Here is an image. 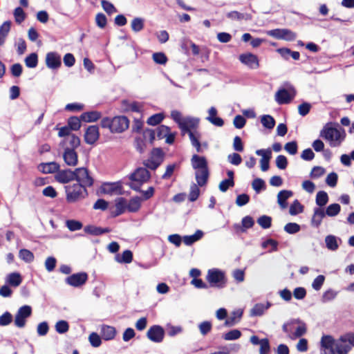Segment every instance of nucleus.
Here are the masks:
<instances>
[{
  "mask_svg": "<svg viewBox=\"0 0 354 354\" xmlns=\"http://www.w3.org/2000/svg\"><path fill=\"white\" fill-rule=\"evenodd\" d=\"M21 277L18 272H12L8 275L6 281L12 286L17 287L21 283Z\"/></svg>",
  "mask_w": 354,
  "mask_h": 354,
  "instance_id": "79ce46f5",
  "label": "nucleus"
},
{
  "mask_svg": "<svg viewBox=\"0 0 354 354\" xmlns=\"http://www.w3.org/2000/svg\"><path fill=\"white\" fill-rule=\"evenodd\" d=\"M191 142L192 145L196 149L198 153L203 151L202 145L199 141L201 138V133L197 131L189 132L187 133Z\"/></svg>",
  "mask_w": 354,
  "mask_h": 354,
  "instance_id": "c756f323",
  "label": "nucleus"
},
{
  "mask_svg": "<svg viewBox=\"0 0 354 354\" xmlns=\"http://www.w3.org/2000/svg\"><path fill=\"white\" fill-rule=\"evenodd\" d=\"M88 280L86 272H81L73 274L65 279V282L73 287L78 288L84 285Z\"/></svg>",
  "mask_w": 354,
  "mask_h": 354,
  "instance_id": "ddd939ff",
  "label": "nucleus"
},
{
  "mask_svg": "<svg viewBox=\"0 0 354 354\" xmlns=\"http://www.w3.org/2000/svg\"><path fill=\"white\" fill-rule=\"evenodd\" d=\"M200 195V189L198 188V184L193 183L190 186V190L189 194V200L191 202L196 201Z\"/></svg>",
  "mask_w": 354,
  "mask_h": 354,
  "instance_id": "4d7b16f0",
  "label": "nucleus"
},
{
  "mask_svg": "<svg viewBox=\"0 0 354 354\" xmlns=\"http://www.w3.org/2000/svg\"><path fill=\"white\" fill-rule=\"evenodd\" d=\"M25 64L28 68H34L38 64V55L36 53H32L25 58Z\"/></svg>",
  "mask_w": 354,
  "mask_h": 354,
  "instance_id": "a18cd8bd",
  "label": "nucleus"
},
{
  "mask_svg": "<svg viewBox=\"0 0 354 354\" xmlns=\"http://www.w3.org/2000/svg\"><path fill=\"white\" fill-rule=\"evenodd\" d=\"M195 178L198 186H205L208 181L209 176V167L195 170Z\"/></svg>",
  "mask_w": 354,
  "mask_h": 354,
  "instance_id": "b1692460",
  "label": "nucleus"
},
{
  "mask_svg": "<svg viewBox=\"0 0 354 354\" xmlns=\"http://www.w3.org/2000/svg\"><path fill=\"white\" fill-rule=\"evenodd\" d=\"M218 111L214 106H212L208 110L209 115L206 118V120L209 121L212 124L221 127L224 124L223 120L217 116Z\"/></svg>",
  "mask_w": 354,
  "mask_h": 354,
  "instance_id": "393cba45",
  "label": "nucleus"
},
{
  "mask_svg": "<svg viewBox=\"0 0 354 354\" xmlns=\"http://www.w3.org/2000/svg\"><path fill=\"white\" fill-rule=\"evenodd\" d=\"M295 93H290L287 89L282 88L279 89L274 95L275 101L278 104H289L295 97Z\"/></svg>",
  "mask_w": 354,
  "mask_h": 354,
  "instance_id": "dca6fc26",
  "label": "nucleus"
},
{
  "mask_svg": "<svg viewBox=\"0 0 354 354\" xmlns=\"http://www.w3.org/2000/svg\"><path fill=\"white\" fill-rule=\"evenodd\" d=\"M55 328L57 333L64 334L68 330L69 324L65 320H59L55 324Z\"/></svg>",
  "mask_w": 354,
  "mask_h": 354,
  "instance_id": "13d9d810",
  "label": "nucleus"
},
{
  "mask_svg": "<svg viewBox=\"0 0 354 354\" xmlns=\"http://www.w3.org/2000/svg\"><path fill=\"white\" fill-rule=\"evenodd\" d=\"M266 34L277 39H283L288 41H294L297 38V34L287 28H276L270 30L266 32Z\"/></svg>",
  "mask_w": 354,
  "mask_h": 354,
  "instance_id": "1a4fd4ad",
  "label": "nucleus"
},
{
  "mask_svg": "<svg viewBox=\"0 0 354 354\" xmlns=\"http://www.w3.org/2000/svg\"><path fill=\"white\" fill-rule=\"evenodd\" d=\"M59 165L56 162H42L38 166V169L44 174L57 173L59 169Z\"/></svg>",
  "mask_w": 354,
  "mask_h": 354,
  "instance_id": "bb28decb",
  "label": "nucleus"
},
{
  "mask_svg": "<svg viewBox=\"0 0 354 354\" xmlns=\"http://www.w3.org/2000/svg\"><path fill=\"white\" fill-rule=\"evenodd\" d=\"M212 287L223 288L226 286L225 272L217 268L209 269L206 277Z\"/></svg>",
  "mask_w": 354,
  "mask_h": 354,
  "instance_id": "6e6552de",
  "label": "nucleus"
},
{
  "mask_svg": "<svg viewBox=\"0 0 354 354\" xmlns=\"http://www.w3.org/2000/svg\"><path fill=\"white\" fill-rule=\"evenodd\" d=\"M122 187L118 183H104L102 186V191L105 194H113L114 193L122 194Z\"/></svg>",
  "mask_w": 354,
  "mask_h": 354,
  "instance_id": "2f4dec72",
  "label": "nucleus"
},
{
  "mask_svg": "<svg viewBox=\"0 0 354 354\" xmlns=\"http://www.w3.org/2000/svg\"><path fill=\"white\" fill-rule=\"evenodd\" d=\"M32 315V308L30 306L24 305L20 307L15 316V325L17 328H21L26 326V319Z\"/></svg>",
  "mask_w": 354,
  "mask_h": 354,
  "instance_id": "9d476101",
  "label": "nucleus"
},
{
  "mask_svg": "<svg viewBox=\"0 0 354 354\" xmlns=\"http://www.w3.org/2000/svg\"><path fill=\"white\" fill-rule=\"evenodd\" d=\"M293 195L290 190H281L277 194V203L282 209L287 207L286 201Z\"/></svg>",
  "mask_w": 354,
  "mask_h": 354,
  "instance_id": "7c9ffc66",
  "label": "nucleus"
},
{
  "mask_svg": "<svg viewBox=\"0 0 354 354\" xmlns=\"http://www.w3.org/2000/svg\"><path fill=\"white\" fill-rule=\"evenodd\" d=\"M272 306L270 301H267L266 304L262 303L256 304L254 307L250 310V316H261L263 315L265 310H268Z\"/></svg>",
  "mask_w": 354,
  "mask_h": 354,
  "instance_id": "c85d7f7f",
  "label": "nucleus"
},
{
  "mask_svg": "<svg viewBox=\"0 0 354 354\" xmlns=\"http://www.w3.org/2000/svg\"><path fill=\"white\" fill-rule=\"evenodd\" d=\"M319 136L328 140L330 147H336L344 140L345 133L336 128L325 126L320 131Z\"/></svg>",
  "mask_w": 354,
  "mask_h": 354,
  "instance_id": "39448f33",
  "label": "nucleus"
},
{
  "mask_svg": "<svg viewBox=\"0 0 354 354\" xmlns=\"http://www.w3.org/2000/svg\"><path fill=\"white\" fill-rule=\"evenodd\" d=\"M66 226L70 231L74 232L82 229L83 225L82 222L79 221L70 219L66 221Z\"/></svg>",
  "mask_w": 354,
  "mask_h": 354,
  "instance_id": "5fc2aeb1",
  "label": "nucleus"
},
{
  "mask_svg": "<svg viewBox=\"0 0 354 354\" xmlns=\"http://www.w3.org/2000/svg\"><path fill=\"white\" fill-rule=\"evenodd\" d=\"M101 127L109 129L111 133H122L129 126V120L126 116L105 117L102 119Z\"/></svg>",
  "mask_w": 354,
  "mask_h": 354,
  "instance_id": "f03ea898",
  "label": "nucleus"
},
{
  "mask_svg": "<svg viewBox=\"0 0 354 354\" xmlns=\"http://www.w3.org/2000/svg\"><path fill=\"white\" fill-rule=\"evenodd\" d=\"M240 62L251 69H257L259 67L258 57L252 53H243L239 55Z\"/></svg>",
  "mask_w": 354,
  "mask_h": 354,
  "instance_id": "f3484780",
  "label": "nucleus"
},
{
  "mask_svg": "<svg viewBox=\"0 0 354 354\" xmlns=\"http://www.w3.org/2000/svg\"><path fill=\"white\" fill-rule=\"evenodd\" d=\"M145 26V20L141 17L134 18L131 24V29L135 32L141 31Z\"/></svg>",
  "mask_w": 354,
  "mask_h": 354,
  "instance_id": "49530a36",
  "label": "nucleus"
},
{
  "mask_svg": "<svg viewBox=\"0 0 354 354\" xmlns=\"http://www.w3.org/2000/svg\"><path fill=\"white\" fill-rule=\"evenodd\" d=\"M226 16L227 18L230 19L231 20H250L251 19V16L249 14L247 13H241L238 11H231L230 12H227L226 14Z\"/></svg>",
  "mask_w": 354,
  "mask_h": 354,
  "instance_id": "a19ab883",
  "label": "nucleus"
},
{
  "mask_svg": "<svg viewBox=\"0 0 354 354\" xmlns=\"http://www.w3.org/2000/svg\"><path fill=\"white\" fill-rule=\"evenodd\" d=\"M81 120L80 117L72 116L68 120V126L71 130L77 131L81 127Z\"/></svg>",
  "mask_w": 354,
  "mask_h": 354,
  "instance_id": "bf43d9fd",
  "label": "nucleus"
},
{
  "mask_svg": "<svg viewBox=\"0 0 354 354\" xmlns=\"http://www.w3.org/2000/svg\"><path fill=\"white\" fill-rule=\"evenodd\" d=\"M74 180L77 181V184H81L84 187H91L93 184V179L85 167H79L74 171Z\"/></svg>",
  "mask_w": 354,
  "mask_h": 354,
  "instance_id": "9b49d317",
  "label": "nucleus"
},
{
  "mask_svg": "<svg viewBox=\"0 0 354 354\" xmlns=\"http://www.w3.org/2000/svg\"><path fill=\"white\" fill-rule=\"evenodd\" d=\"M153 60L158 64L164 65L167 62V57L164 53H154L152 55Z\"/></svg>",
  "mask_w": 354,
  "mask_h": 354,
  "instance_id": "69168bd1",
  "label": "nucleus"
},
{
  "mask_svg": "<svg viewBox=\"0 0 354 354\" xmlns=\"http://www.w3.org/2000/svg\"><path fill=\"white\" fill-rule=\"evenodd\" d=\"M141 207V198L134 196L131 198L127 204V209L129 212H136Z\"/></svg>",
  "mask_w": 354,
  "mask_h": 354,
  "instance_id": "ea45409f",
  "label": "nucleus"
},
{
  "mask_svg": "<svg viewBox=\"0 0 354 354\" xmlns=\"http://www.w3.org/2000/svg\"><path fill=\"white\" fill-rule=\"evenodd\" d=\"M283 331L291 339L303 336L306 333V325L299 319H291L282 326Z\"/></svg>",
  "mask_w": 354,
  "mask_h": 354,
  "instance_id": "20e7f679",
  "label": "nucleus"
},
{
  "mask_svg": "<svg viewBox=\"0 0 354 354\" xmlns=\"http://www.w3.org/2000/svg\"><path fill=\"white\" fill-rule=\"evenodd\" d=\"M151 178V174L147 167H138L129 176L131 182L127 185L133 190L140 192L141 186Z\"/></svg>",
  "mask_w": 354,
  "mask_h": 354,
  "instance_id": "7ed1b4c3",
  "label": "nucleus"
},
{
  "mask_svg": "<svg viewBox=\"0 0 354 354\" xmlns=\"http://www.w3.org/2000/svg\"><path fill=\"white\" fill-rule=\"evenodd\" d=\"M165 153L161 148H153L149 158L143 162L145 167L151 170H156L163 162Z\"/></svg>",
  "mask_w": 354,
  "mask_h": 354,
  "instance_id": "0eeeda50",
  "label": "nucleus"
},
{
  "mask_svg": "<svg viewBox=\"0 0 354 354\" xmlns=\"http://www.w3.org/2000/svg\"><path fill=\"white\" fill-rule=\"evenodd\" d=\"M147 337L153 342L160 343L164 339L165 330L162 326L153 325L149 328Z\"/></svg>",
  "mask_w": 354,
  "mask_h": 354,
  "instance_id": "4468645a",
  "label": "nucleus"
},
{
  "mask_svg": "<svg viewBox=\"0 0 354 354\" xmlns=\"http://www.w3.org/2000/svg\"><path fill=\"white\" fill-rule=\"evenodd\" d=\"M338 292L333 290V289H328L326 290L322 297V301L323 303H327L329 301H331L334 300L336 297L337 296Z\"/></svg>",
  "mask_w": 354,
  "mask_h": 354,
  "instance_id": "8fccbe9b",
  "label": "nucleus"
},
{
  "mask_svg": "<svg viewBox=\"0 0 354 354\" xmlns=\"http://www.w3.org/2000/svg\"><path fill=\"white\" fill-rule=\"evenodd\" d=\"M115 333L116 332L114 327L109 326H103L102 327L101 335L106 341L113 339L115 336Z\"/></svg>",
  "mask_w": 354,
  "mask_h": 354,
  "instance_id": "e433bc0d",
  "label": "nucleus"
},
{
  "mask_svg": "<svg viewBox=\"0 0 354 354\" xmlns=\"http://www.w3.org/2000/svg\"><path fill=\"white\" fill-rule=\"evenodd\" d=\"M117 262L120 263H130L133 260V253L129 250H124L122 255L117 254L115 257Z\"/></svg>",
  "mask_w": 354,
  "mask_h": 354,
  "instance_id": "4c0bfd02",
  "label": "nucleus"
},
{
  "mask_svg": "<svg viewBox=\"0 0 354 354\" xmlns=\"http://www.w3.org/2000/svg\"><path fill=\"white\" fill-rule=\"evenodd\" d=\"M261 123L263 127L268 129H272L275 125V120L270 115H263L261 118Z\"/></svg>",
  "mask_w": 354,
  "mask_h": 354,
  "instance_id": "c03bdc74",
  "label": "nucleus"
},
{
  "mask_svg": "<svg viewBox=\"0 0 354 354\" xmlns=\"http://www.w3.org/2000/svg\"><path fill=\"white\" fill-rule=\"evenodd\" d=\"M170 131V128L165 125H160L156 130L147 129L144 131V137L149 138L150 143H153L156 136L158 139H162Z\"/></svg>",
  "mask_w": 354,
  "mask_h": 354,
  "instance_id": "f8f14e48",
  "label": "nucleus"
},
{
  "mask_svg": "<svg viewBox=\"0 0 354 354\" xmlns=\"http://www.w3.org/2000/svg\"><path fill=\"white\" fill-rule=\"evenodd\" d=\"M256 154L261 156L262 158L260 160L261 169L263 171H266L269 169V162L272 157V151L270 148L267 149H258L256 151Z\"/></svg>",
  "mask_w": 354,
  "mask_h": 354,
  "instance_id": "6ab92c4d",
  "label": "nucleus"
},
{
  "mask_svg": "<svg viewBox=\"0 0 354 354\" xmlns=\"http://www.w3.org/2000/svg\"><path fill=\"white\" fill-rule=\"evenodd\" d=\"M102 116L100 112L97 111H87L83 113L80 115V118L82 121L86 122H93L99 120Z\"/></svg>",
  "mask_w": 354,
  "mask_h": 354,
  "instance_id": "72a5a7b5",
  "label": "nucleus"
},
{
  "mask_svg": "<svg viewBox=\"0 0 354 354\" xmlns=\"http://www.w3.org/2000/svg\"><path fill=\"white\" fill-rule=\"evenodd\" d=\"M13 319L12 314L6 311L0 316V326H6L12 323Z\"/></svg>",
  "mask_w": 354,
  "mask_h": 354,
  "instance_id": "e2e57ef3",
  "label": "nucleus"
},
{
  "mask_svg": "<svg viewBox=\"0 0 354 354\" xmlns=\"http://www.w3.org/2000/svg\"><path fill=\"white\" fill-rule=\"evenodd\" d=\"M212 328V323L209 321H204L198 324V329L202 335L205 336L208 334Z\"/></svg>",
  "mask_w": 354,
  "mask_h": 354,
  "instance_id": "052dcab7",
  "label": "nucleus"
},
{
  "mask_svg": "<svg viewBox=\"0 0 354 354\" xmlns=\"http://www.w3.org/2000/svg\"><path fill=\"white\" fill-rule=\"evenodd\" d=\"M191 165L194 170L208 167V162L205 156L194 154L191 158Z\"/></svg>",
  "mask_w": 354,
  "mask_h": 354,
  "instance_id": "a878e982",
  "label": "nucleus"
},
{
  "mask_svg": "<svg viewBox=\"0 0 354 354\" xmlns=\"http://www.w3.org/2000/svg\"><path fill=\"white\" fill-rule=\"evenodd\" d=\"M252 187L257 194L260 193L262 190H264L266 188L265 181L259 178H257L252 181Z\"/></svg>",
  "mask_w": 354,
  "mask_h": 354,
  "instance_id": "603ef678",
  "label": "nucleus"
},
{
  "mask_svg": "<svg viewBox=\"0 0 354 354\" xmlns=\"http://www.w3.org/2000/svg\"><path fill=\"white\" fill-rule=\"evenodd\" d=\"M19 257L26 263H30L34 260L33 253L27 249L20 250Z\"/></svg>",
  "mask_w": 354,
  "mask_h": 354,
  "instance_id": "3c124183",
  "label": "nucleus"
},
{
  "mask_svg": "<svg viewBox=\"0 0 354 354\" xmlns=\"http://www.w3.org/2000/svg\"><path fill=\"white\" fill-rule=\"evenodd\" d=\"M100 132L97 125L89 126L84 133V140L88 145H93L99 138Z\"/></svg>",
  "mask_w": 354,
  "mask_h": 354,
  "instance_id": "aec40b11",
  "label": "nucleus"
},
{
  "mask_svg": "<svg viewBox=\"0 0 354 354\" xmlns=\"http://www.w3.org/2000/svg\"><path fill=\"white\" fill-rule=\"evenodd\" d=\"M84 231L93 236H100L102 234L111 232V230L108 227L102 228L94 225H86L84 227Z\"/></svg>",
  "mask_w": 354,
  "mask_h": 354,
  "instance_id": "473e14b6",
  "label": "nucleus"
},
{
  "mask_svg": "<svg viewBox=\"0 0 354 354\" xmlns=\"http://www.w3.org/2000/svg\"><path fill=\"white\" fill-rule=\"evenodd\" d=\"M66 142L68 143V148L74 149L77 148L80 145V139L75 134H71L65 138Z\"/></svg>",
  "mask_w": 354,
  "mask_h": 354,
  "instance_id": "864d4df0",
  "label": "nucleus"
},
{
  "mask_svg": "<svg viewBox=\"0 0 354 354\" xmlns=\"http://www.w3.org/2000/svg\"><path fill=\"white\" fill-rule=\"evenodd\" d=\"M300 228V225L296 223H288L284 226V230L290 234H296Z\"/></svg>",
  "mask_w": 354,
  "mask_h": 354,
  "instance_id": "774afa93",
  "label": "nucleus"
},
{
  "mask_svg": "<svg viewBox=\"0 0 354 354\" xmlns=\"http://www.w3.org/2000/svg\"><path fill=\"white\" fill-rule=\"evenodd\" d=\"M202 230H197L192 235H187L183 237V241L186 245H191L195 242L199 241L203 236Z\"/></svg>",
  "mask_w": 354,
  "mask_h": 354,
  "instance_id": "f704fd0d",
  "label": "nucleus"
},
{
  "mask_svg": "<svg viewBox=\"0 0 354 354\" xmlns=\"http://www.w3.org/2000/svg\"><path fill=\"white\" fill-rule=\"evenodd\" d=\"M241 336V332L238 329H233L224 333L222 337L226 341H233L238 339Z\"/></svg>",
  "mask_w": 354,
  "mask_h": 354,
  "instance_id": "09e8293b",
  "label": "nucleus"
},
{
  "mask_svg": "<svg viewBox=\"0 0 354 354\" xmlns=\"http://www.w3.org/2000/svg\"><path fill=\"white\" fill-rule=\"evenodd\" d=\"M66 201L68 203H75L84 198L87 194L86 187L81 184L74 183L73 185L65 187Z\"/></svg>",
  "mask_w": 354,
  "mask_h": 354,
  "instance_id": "423d86ee",
  "label": "nucleus"
},
{
  "mask_svg": "<svg viewBox=\"0 0 354 354\" xmlns=\"http://www.w3.org/2000/svg\"><path fill=\"white\" fill-rule=\"evenodd\" d=\"M257 223L263 229H268L272 225V218L267 215L261 216L257 219Z\"/></svg>",
  "mask_w": 354,
  "mask_h": 354,
  "instance_id": "6e6d98bb",
  "label": "nucleus"
},
{
  "mask_svg": "<svg viewBox=\"0 0 354 354\" xmlns=\"http://www.w3.org/2000/svg\"><path fill=\"white\" fill-rule=\"evenodd\" d=\"M164 119V115L162 113H156L150 116L147 119V124L151 126H156L160 124Z\"/></svg>",
  "mask_w": 354,
  "mask_h": 354,
  "instance_id": "680f3d73",
  "label": "nucleus"
},
{
  "mask_svg": "<svg viewBox=\"0 0 354 354\" xmlns=\"http://www.w3.org/2000/svg\"><path fill=\"white\" fill-rule=\"evenodd\" d=\"M326 216L325 214L324 208L315 207L313 209V214L310 221V224L313 227L318 228L322 223L323 218Z\"/></svg>",
  "mask_w": 354,
  "mask_h": 354,
  "instance_id": "4be33fe9",
  "label": "nucleus"
},
{
  "mask_svg": "<svg viewBox=\"0 0 354 354\" xmlns=\"http://www.w3.org/2000/svg\"><path fill=\"white\" fill-rule=\"evenodd\" d=\"M242 315L243 311L241 310L233 311L232 315L225 319L224 325L228 327L234 326L240 320Z\"/></svg>",
  "mask_w": 354,
  "mask_h": 354,
  "instance_id": "c9c22d12",
  "label": "nucleus"
},
{
  "mask_svg": "<svg viewBox=\"0 0 354 354\" xmlns=\"http://www.w3.org/2000/svg\"><path fill=\"white\" fill-rule=\"evenodd\" d=\"M199 124V119L193 117H186L182 123L180 124L179 129L181 130L182 134L185 135L189 132H193L192 129H196Z\"/></svg>",
  "mask_w": 354,
  "mask_h": 354,
  "instance_id": "2eb2a0df",
  "label": "nucleus"
},
{
  "mask_svg": "<svg viewBox=\"0 0 354 354\" xmlns=\"http://www.w3.org/2000/svg\"><path fill=\"white\" fill-rule=\"evenodd\" d=\"M63 159L68 166H75L77 164V153L74 149L66 147L63 153Z\"/></svg>",
  "mask_w": 354,
  "mask_h": 354,
  "instance_id": "412c9836",
  "label": "nucleus"
},
{
  "mask_svg": "<svg viewBox=\"0 0 354 354\" xmlns=\"http://www.w3.org/2000/svg\"><path fill=\"white\" fill-rule=\"evenodd\" d=\"M101 4L104 10L109 15L118 12L113 4L106 0H102Z\"/></svg>",
  "mask_w": 354,
  "mask_h": 354,
  "instance_id": "338daca9",
  "label": "nucleus"
},
{
  "mask_svg": "<svg viewBox=\"0 0 354 354\" xmlns=\"http://www.w3.org/2000/svg\"><path fill=\"white\" fill-rule=\"evenodd\" d=\"M304 211V206L299 203L298 200H295L290 205L289 208V213L292 216L297 215Z\"/></svg>",
  "mask_w": 354,
  "mask_h": 354,
  "instance_id": "de8ad7c7",
  "label": "nucleus"
},
{
  "mask_svg": "<svg viewBox=\"0 0 354 354\" xmlns=\"http://www.w3.org/2000/svg\"><path fill=\"white\" fill-rule=\"evenodd\" d=\"M88 340L91 345L95 348L99 347L102 344L100 336L95 332H93L90 334Z\"/></svg>",
  "mask_w": 354,
  "mask_h": 354,
  "instance_id": "0e129e2a",
  "label": "nucleus"
},
{
  "mask_svg": "<svg viewBox=\"0 0 354 354\" xmlns=\"http://www.w3.org/2000/svg\"><path fill=\"white\" fill-rule=\"evenodd\" d=\"M45 62L48 68L56 70L62 65V58L57 52H49L46 55Z\"/></svg>",
  "mask_w": 354,
  "mask_h": 354,
  "instance_id": "a211bd4d",
  "label": "nucleus"
},
{
  "mask_svg": "<svg viewBox=\"0 0 354 354\" xmlns=\"http://www.w3.org/2000/svg\"><path fill=\"white\" fill-rule=\"evenodd\" d=\"M74 171H71V169H59L55 174V179L57 182L64 184L74 180Z\"/></svg>",
  "mask_w": 354,
  "mask_h": 354,
  "instance_id": "5701e85b",
  "label": "nucleus"
},
{
  "mask_svg": "<svg viewBox=\"0 0 354 354\" xmlns=\"http://www.w3.org/2000/svg\"><path fill=\"white\" fill-rule=\"evenodd\" d=\"M321 354H348L351 350L346 335L335 339L330 335H324L321 339Z\"/></svg>",
  "mask_w": 354,
  "mask_h": 354,
  "instance_id": "f257e3e1",
  "label": "nucleus"
},
{
  "mask_svg": "<svg viewBox=\"0 0 354 354\" xmlns=\"http://www.w3.org/2000/svg\"><path fill=\"white\" fill-rule=\"evenodd\" d=\"M329 197L328 194L325 191H319L317 193L315 203L317 207L324 208V207L328 203Z\"/></svg>",
  "mask_w": 354,
  "mask_h": 354,
  "instance_id": "58836bf2",
  "label": "nucleus"
},
{
  "mask_svg": "<svg viewBox=\"0 0 354 354\" xmlns=\"http://www.w3.org/2000/svg\"><path fill=\"white\" fill-rule=\"evenodd\" d=\"M324 211L326 216L334 217L339 214L341 211V206L338 203H333L324 209Z\"/></svg>",
  "mask_w": 354,
  "mask_h": 354,
  "instance_id": "37998d69",
  "label": "nucleus"
},
{
  "mask_svg": "<svg viewBox=\"0 0 354 354\" xmlns=\"http://www.w3.org/2000/svg\"><path fill=\"white\" fill-rule=\"evenodd\" d=\"M341 242V239L335 235L330 234L325 237L326 247L330 251H336L339 248V243Z\"/></svg>",
  "mask_w": 354,
  "mask_h": 354,
  "instance_id": "cd10ccee",
  "label": "nucleus"
}]
</instances>
